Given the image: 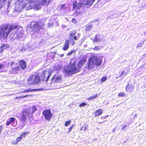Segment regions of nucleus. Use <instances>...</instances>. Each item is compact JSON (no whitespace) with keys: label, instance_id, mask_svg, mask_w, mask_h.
<instances>
[{"label":"nucleus","instance_id":"53","mask_svg":"<svg viewBox=\"0 0 146 146\" xmlns=\"http://www.w3.org/2000/svg\"><path fill=\"white\" fill-rule=\"evenodd\" d=\"M0 130H3V126L0 125Z\"/></svg>","mask_w":146,"mask_h":146},{"label":"nucleus","instance_id":"55","mask_svg":"<svg viewBox=\"0 0 146 146\" xmlns=\"http://www.w3.org/2000/svg\"><path fill=\"white\" fill-rule=\"evenodd\" d=\"M80 33H78V37L79 38V37L80 36Z\"/></svg>","mask_w":146,"mask_h":146},{"label":"nucleus","instance_id":"36","mask_svg":"<svg viewBox=\"0 0 146 146\" xmlns=\"http://www.w3.org/2000/svg\"><path fill=\"white\" fill-rule=\"evenodd\" d=\"M74 51H75L74 50H71L68 53L67 55L68 56H70V55H71V54H72Z\"/></svg>","mask_w":146,"mask_h":146},{"label":"nucleus","instance_id":"39","mask_svg":"<svg viewBox=\"0 0 146 146\" xmlns=\"http://www.w3.org/2000/svg\"><path fill=\"white\" fill-rule=\"evenodd\" d=\"M66 6L65 5H63L61 6V9H66Z\"/></svg>","mask_w":146,"mask_h":146},{"label":"nucleus","instance_id":"21","mask_svg":"<svg viewBox=\"0 0 146 146\" xmlns=\"http://www.w3.org/2000/svg\"><path fill=\"white\" fill-rule=\"evenodd\" d=\"M103 110L100 109L97 110L94 113L95 116H98L101 115L102 113Z\"/></svg>","mask_w":146,"mask_h":146},{"label":"nucleus","instance_id":"38","mask_svg":"<svg viewBox=\"0 0 146 146\" xmlns=\"http://www.w3.org/2000/svg\"><path fill=\"white\" fill-rule=\"evenodd\" d=\"M86 105V104L85 103H82L79 105L80 107L84 106Z\"/></svg>","mask_w":146,"mask_h":146},{"label":"nucleus","instance_id":"25","mask_svg":"<svg viewBox=\"0 0 146 146\" xmlns=\"http://www.w3.org/2000/svg\"><path fill=\"white\" fill-rule=\"evenodd\" d=\"M28 132H23L21 135L20 137H21V138L25 137L26 135L28 134Z\"/></svg>","mask_w":146,"mask_h":146},{"label":"nucleus","instance_id":"45","mask_svg":"<svg viewBox=\"0 0 146 146\" xmlns=\"http://www.w3.org/2000/svg\"><path fill=\"white\" fill-rule=\"evenodd\" d=\"M18 143V142L16 140L15 141H12V144H13V145H15L16 144H17Z\"/></svg>","mask_w":146,"mask_h":146},{"label":"nucleus","instance_id":"26","mask_svg":"<svg viewBox=\"0 0 146 146\" xmlns=\"http://www.w3.org/2000/svg\"><path fill=\"white\" fill-rule=\"evenodd\" d=\"M17 28V27L16 25H11L9 28H8V29L10 30V31L13 29H15Z\"/></svg>","mask_w":146,"mask_h":146},{"label":"nucleus","instance_id":"14","mask_svg":"<svg viewBox=\"0 0 146 146\" xmlns=\"http://www.w3.org/2000/svg\"><path fill=\"white\" fill-rule=\"evenodd\" d=\"M103 39V36L101 35H96L94 37L93 42H99L101 41Z\"/></svg>","mask_w":146,"mask_h":146},{"label":"nucleus","instance_id":"51","mask_svg":"<svg viewBox=\"0 0 146 146\" xmlns=\"http://www.w3.org/2000/svg\"><path fill=\"white\" fill-rule=\"evenodd\" d=\"M66 26L65 25H62V27L63 29H65V28H66Z\"/></svg>","mask_w":146,"mask_h":146},{"label":"nucleus","instance_id":"10","mask_svg":"<svg viewBox=\"0 0 146 146\" xmlns=\"http://www.w3.org/2000/svg\"><path fill=\"white\" fill-rule=\"evenodd\" d=\"M43 117L47 121H49L51 119L52 114L50 109H47L44 110L42 112Z\"/></svg>","mask_w":146,"mask_h":146},{"label":"nucleus","instance_id":"8","mask_svg":"<svg viewBox=\"0 0 146 146\" xmlns=\"http://www.w3.org/2000/svg\"><path fill=\"white\" fill-rule=\"evenodd\" d=\"M87 5L86 4V3L85 2H83L80 0L78 2L76 1L74 2L73 4V8L74 10L76 9V14H78L76 15H78L79 13H80V11H78V10L84 7V5Z\"/></svg>","mask_w":146,"mask_h":146},{"label":"nucleus","instance_id":"35","mask_svg":"<svg viewBox=\"0 0 146 146\" xmlns=\"http://www.w3.org/2000/svg\"><path fill=\"white\" fill-rule=\"evenodd\" d=\"M124 73V71H123L122 72H119V74H120V75H119L118 76H117L116 78L117 79V78H119L122 75H123V74Z\"/></svg>","mask_w":146,"mask_h":146},{"label":"nucleus","instance_id":"22","mask_svg":"<svg viewBox=\"0 0 146 146\" xmlns=\"http://www.w3.org/2000/svg\"><path fill=\"white\" fill-rule=\"evenodd\" d=\"M88 125L86 124H85L82 126V127L80 129V130L84 132L88 130Z\"/></svg>","mask_w":146,"mask_h":146},{"label":"nucleus","instance_id":"1","mask_svg":"<svg viewBox=\"0 0 146 146\" xmlns=\"http://www.w3.org/2000/svg\"><path fill=\"white\" fill-rule=\"evenodd\" d=\"M102 57L98 59L94 55H92L88 60L87 68L89 70H92L95 67L100 66L102 62Z\"/></svg>","mask_w":146,"mask_h":146},{"label":"nucleus","instance_id":"27","mask_svg":"<svg viewBox=\"0 0 146 146\" xmlns=\"http://www.w3.org/2000/svg\"><path fill=\"white\" fill-rule=\"evenodd\" d=\"M107 80L106 77V76H104L100 79V81L101 83L106 81Z\"/></svg>","mask_w":146,"mask_h":146},{"label":"nucleus","instance_id":"34","mask_svg":"<svg viewBox=\"0 0 146 146\" xmlns=\"http://www.w3.org/2000/svg\"><path fill=\"white\" fill-rule=\"evenodd\" d=\"M119 96L123 97L125 96V94L124 92H121L118 95Z\"/></svg>","mask_w":146,"mask_h":146},{"label":"nucleus","instance_id":"46","mask_svg":"<svg viewBox=\"0 0 146 146\" xmlns=\"http://www.w3.org/2000/svg\"><path fill=\"white\" fill-rule=\"evenodd\" d=\"M74 39L75 40H78L79 38L78 37V36H75L74 37Z\"/></svg>","mask_w":146,"mask_h":146},{"label":"nucleus","instance_id":"5","mask_svg":"<svg viewBox=\"0 0 146 146\" xmlns=\"http://www.w3.org/2000/svg\"><path fill=\"white\" fill-rule=\"evenodd\" d=\"M7 25L1 26L0 30V39L1 40H4L7 37L10 30L8 29Z\"/></svg>","mask_w":146,"mask_h":146},{"label":"nucleus","instance_id":"50","mask_svg":"<svg viewBox=\"0 0 146 146\" xmlns=\"http://www.w3.org/2000/svg\"><path fill=\"white\" fill-rule=\"evenodd\" d=\"M7 0H0V1L3 2L4 3L6 2Z\"/></svg>","mask_w":146,"mask_h":146},{"label":"nucleus","instance_id":"24","mask_svg":"<svg viewBox=\"0 0 146 146\" xmlns=\"http://www.w3.org/2000/svg\"><path fill=\"white\" fill-rule=\"evenodd\" d=\"M92 26L91 24L87 25L86 27V29L88 31H90L92 28Z\"/></svg>","mask_w":146,"mask_h":146},{"label":"nucleus","instance_id":"60","mask_svg":"<svg viewBox=\"0 0 146 146\" xmlns=\"http://www.w3.org/2000/svg\"><path fill=\"white\" fill-rule=\"evenodd\" d=\"M137 116V115H135V117H136Z\"/></svg>","mask_w":146,"mask_h":146},{"label":"nucleus","instance_id":"13","mask_svg":"<svg viewBox=\"0 0 146 146\" xmlns=\"http://www.w3.org/2000/svg\"><path fill=\"white\" fill-rule=\"evenodd\" d=\"M51 75V72H49V70H46L42 72L41 77L44 80L47 81Z\"/></svg>","mask_w":146,"mask_h":146},{"label":"nucleus","instance_id":"42","mask_svg":"<svg viewBox=\"0 0 146 146\" xmlns=\"http://www.w3.org/2000/svg\"><path fill=\"white\" fill-rule=\"evenodd\" d=\"M72 21L74 23H76L77 21L76 19L73 18L72 19Z\"/></svg>","mask_w":146,"mask_h":146},{"label":"nucleus","instance_id":"23","mask_svg":"<svg viewBox=\"0 0 146 146\" xmlns=\"http://www.w3.org/2000/svg\"><path fill=\"white\" fill-rule=\"evenodd\" d=\"M29 110H31V113H32V115L36 110V108L35 106H33L32 107L29 108L28 109Z\"/></svg>","mask_w":146,"mask_h":146},{"label":"nucleus","instance_id":"59","mask_svg":"<svg viewBox=\"0 0 146 146\" xmlns=\"http://www.w3.org/2000/svg\"><path fill=\"white\" fill-rule=\"evenodd\" d=\"M98 123H100V124H101V123H102V122H99Z\"/></svg>","mask_w":146,"mask_h":146},{"label":"nucleus","instance_id":"58","mask_svg":"<svg viewBox=\"0 0 146 146\" xmlns=\"http://www.w3.org/2000/svg\"><path fill=\"white\" fill-rule=\"evenodd\" d=\"M2 131V130H0V134H1Z\"/></svg>","mask_w":146,"mask_h":146},{"label":"nucleus","instance_id":"43","mask_svg":"<svg viewBox=\"0 0 146 146\" xmlns=\"http://www.w3.org/2000/svg\"><path fill=\"white\" fill-rule=\"evenodd\" d=\"M21 137L20 136L19 137H17V138L16 141H17L18 142L19 141L22 139Z\"/></svg>","mask_w":146,"mask_h":146},{"label":"nucleus","instance_id":"31","mask_svg":"<svg viewBox=\"0 0 146 146\" xmlns=\"http://www.w3.org/2000/svg\"><path fill=\"white\" fill-rule=\"evenodd\" d=\"M32 90H30V89H26L24 90H22L21 92H29L30 91H32Z\"/></svg>","mask_w":146,"mask_h":146},{"label":"nucleus","instance_id":"9","mask_svg":"<svg viewBox=\"0 0 146 146\" xmlns=\"http://www.w3.org/2000/svg\"><path fill=\"white\" fill-rule=\"evenodd\" d=\"M31 111V110H29L28 109H25L23 111L21 117L23 122L24 123L27 118L32 117V115Z\"/></svg>","mask_w":146,"mask_h":146},{"label":"nucleus","instance_id":"48","mask_svg":"<svg viewBox=\"0 0 146 146\" xmlns=\"http://www.w3.org/2000/svg\"><path fill=\"white\" fill-rule=\"evenodd\" d=\"M93 99V98H92V96H91L90 97H89L88 98H87V99L88 100H91Z\"/></svg>","mask_w":146,"mask_h":146},{"label":"nucleus","instance_id":"29","mask_svg":"<svg viewBox=\"0 0 146 146\" xmlns=\"http://www.w3.org/2000/svg\"><path fill=\"white\" fill-rule=\"evenodd\" d=\"M71 123V121L69 120L68 121H66L65 124V126H67L69 125H70Z\"/></svg>","mask_w":146,"mask_h":146},{"label":"nucleus","instance_id":"16","mask_svg":"<svg viewBox=\"0 0 146 146\" xmlns=\"http://www.w3.org/2000/svg\"><path fill=\"white\" fill-rule=\"evenodd\" d=\"M19 63V65L20 67L22 69H23L26 66V64L24 60H21L19 62H18L17 63Z\"/></svg>","mask_w":146,"mask_h":146},{"label":"nucleus","instance_id":"17","mask_svg":"<svg viewBox=\"0 0 146 146\" xmlns=\"http://www.w3.org/2000/svg\"><path fill=\"white\" fill-rule=\"evenodd\" d=\"M69 41L68 40H66L65 41L64 45L63 46V50H67L69 48Z\"/></svg>","mask_w":146,"mask_h":146},{"label":"nucleus","instance_id":"6","mask_svg":"<svg viewBox=\"0 0 146 146\" xmlns=\"http://www.w3.org/2000/svg\"><path fill=\"white\" fill-rule=\"evenodd\" d=\"M40 80V78L38 75L33 74L28 77L27 81L29 84L33 85L38 83Z\"/></svg>","mask_w":146,"mask_h":146},{"label":"nucleus","instance_id":"28","mask_svg":"<svg viewBox=\"0 0 146 146\" xmlns=\"http://www.w3.org/2000/svg\"><path fill=\"white\" fill-rule=\"evenodd\" d=\"M102 48V46H97L95 47L94 49L96 50H99L101 49Z\"/></svg>","mask_w":146,"mask_h":146},{"label":"nucleus","instance_id":"20","mask_svg":"<svg viewBox=\"0 0 146 146\" xmlns=\"http://www.w3.org/2000/svg\"><path fill=\"white\" fill-rule=\"evenodd\" d=\"M86 60L83 59L80 61L78 63V65L79 68H80L82 65L84 64L86 61Z\"/></svg>","mask_w":146,"mask_h":146},{"label":"nucleus","instance_id":"30","mask_svg":"<svg viewBox=\"0 0 146 146\" xmlns=\"http://www.w3.org/2000/svg\"><path fill=\"white\" fill-rule=\"evenodd\" d=\"M2 46L3 48L4 49H5L9 47V45L8 44H3Z\"/></svg>","mask_w":146,"mask_h":146},{"label":"nucleus","instance_id":"7","mask_svg":"<svg viewBox=\"0 0 146 146\" xmlns=\"http://www.w3.org/2000/svg\"><path fill=\"white\" fill-rule=\"evenodd\" d=\"M31 28L33 31L35 33H37L40 31V30L42 31L40 32H42V33L45 32L44 28V24L42 22L36 23L34 24Z\"/></svg>","mask_w":146,"mask_h":146},{"label":"nucleus","instance_id":"18","mask_svg":"<svg viewBox=\"0 0 146 146\" xmlns=\"http://www.w3.org/2000/svg\"><path fill=\"white\" fill-rule=\"evenodd\" d=\"M61 79V78L60 76L58 75H55L52 77V80L54 81L57 82L60 81Z\"/></svg>","mask_w":146,"mask_h":146},{"label":"nucleus","instance_id":"40","mask_svg":"<svg viewBox=\"0 0 146 146\" xmlns=\"http://www.w3.org/2000/svg\"><path fill=\"white\" fill-rule=\"evenodd\" d=\"M127 127L126 125H122L121 126V129L124 130Z\"/></svg>","mask_w":146,"mask_h":146},{"label":"nucleus","instance_id":"49","mask_svg":"<svg viewBox=\"0 0 146 146\" xmlns=\"http://www.w3.org/2000/svg\"><path fill=\"white\" fill-rule=\"evenodd\" d=\"M28 95H27L26 96H20L19 98H25L27 97Z\"/></svg>","mask_w":146,"mask_h":146},{"label":"nucleus","instance_id":"12","mask_svg":"<svg viewBox=\"0 0 146 146\" xmlns=\"http://www.w3.org/2000/svg\"><path fill=\"white\" fill-rule=\"evenodd\" d=\"M24 36V31L22 30L21 27L18 28V30L14 34L13 38H15L16 37L18 39H19L23 37Z\"/></svg>","mask_w":146,"mask_h":146},{"label":"nucleus","instance_id":"47","mask_svg":"<svg viewBox=\"0 0 146 146\" xmlns=\"http://www.w3.org/2000/svg\"><path fill=\"white\" fill-rule=\"evenodd\" d=\"M98 96V94H95V95L92 96V98H93V99L95 98H96Z\"/></svg>","mask_w":146,"mask_h":146},{"label":"nucleus","instance_id":"56","mask_svg":"<svg viewBox=\"0 0 146 146\" xmlns=\"http://www.w3.org/2000/svg\"><path fill=\"white\" fill-rule=\"evenodd\" d=\"M64 55V54H62L61 55H60L61 57H62Z\"/></svg>","mask_w":146,"mask_h":146},{"label":"nucleus","instance_id":"3","mask_svg":"<svg viewBox=\"0 0 146 146\" xmlns=\"http://www.w3.org/2000/svg\"><path fill=\"white\" fill-rule=\"evenodd\" d=\"M75 64L74 60H71L70 64L65 67L64 72L66 75H72L78 71L76 67Z\"/></svg>","mask_w":146,"mask_h":146},{"label":"nucleus","instance_id":"37","mask_svg":"<svg viewBox=\"0 0 146 146\" xmlns=\"http://www.w3.org/2000/svg\"><path fill=\"white\" fill-rule=\"evenodd\" d=\"M5 4V3L0 1V9L3 7Z\"/></svg>","mask_w":146,"mask_h":146},{"label":"nucleus","instance_id":"57","mask_svg":"<svg viewBox=\"0 0 146 146\" xmlns=\"http://www.w3.org/2000/svg\"><path fill=\"white\" fill-rule=\"evenodd\" d=\"M144 34L145 35H146V30L144 32Z\"/></svg>","mask_w":146,"mask_h":146},{"label":"nucleus","instance_id":"2","mask_svg":"<svg viewBox=\"0 0 146 146\" xmlns=\"http://www.w3.org/2000/svg\"><path fill=\"white\" fill-rule=\"evenodd\" d=\"M47 0H40L39 1H34L29 0L28 6L27 7V10H29L35 8L36 10H38L41 8L42 5H46Z\"/></svg>","mask_w":146,"mask_h":146},{"label":"nucleus","instance_id":"44","mask_svg":"<svg viewBox=\"0 0 146 146\" xmlns=\"http://www.w3.org/2000/svg\"><path fill=\"white\" fill-rule=\"evenodd\" d=\"M4 49L1 46V47L0 48V52H3Z\"/></svg>","mask_w":146,"mask_h":146},{"label":"nucleus","instance_id":"41","mask_svg":"<svg viewBox=\"0 0 146 146\" xmlns=\"http://www.w3.org/2000/svg\"><path fill=\"white\" fill-rule=\"evenodd\" d=\"M73 125H72V126H71L69 129H68V130H69V131H67V132L68 133H70L71 131V130H72V128H73Z\"/></svg>","mask_w":146,"mask_h":146},{"label":"nucleus","instance_id":"4","mask_svg":"<svg viewBox=\"0 0 146 146\" xmlns=\"http://www.w3.org/2000/svg\"><path fill=\"white\" fill-rule=\"evenodd\" d=\"M29 0H19L17 1L15 4V9L16 11H20L23 9L28 6Z\"/></svg>","mask_w":146,"mask_h":146},{"label":"nucleus","instance_id":"19","mask_svg":"<svg viewBox=\"0 0 146 146\" xmlns=\"http://www.w3.org/2000/svg\"><path fill=\"white\" fill-rule=\"evenodd\" d=\"M16 119L13 117H11L9 118L7 121L6 123V126H8L12 123L14 122H15Z\"/></svg>","mask_w":146,"mask_h":146},{"label":"nucleus","instance_id":"52","mask_svg":"<svg viewBox=\"0 0 146 146\" xmlns=\"http://www.w3.org/2000/svg\"><path fill=\"white\" fill-rule=\"evenodd\" d=\"M3 67V65L2 64H0V69H1Z\"/></svg>","mask_w":146,"mask_h":146},{"label":"nucleus","instance_id":"15","mask_svg":"<svg viewBox=\"0 0 146 146\" xmlns=\"http://www.w3.org/2000/svg\"><path fill=\"white\" fill-rule=\"evenodd\" d=\"M134 87L133 86L128 84L126 87V90L128 93H131L132 92Z\"/></svg>","mask_w":146,"mask_h":146},{"label":"nucleus","instance_id":"33","mask_svg":"<svg viewBox=\"0 0 146 146\" xmlns=\"http://www.w3.org/2000/svg\"><path fill=\"white\" fill-rule=\"evenodd\" d=\"M76 33V31H72V33H70V37L72 36H74Z\"/></svg>","mask_w":146,"mask_h":146},{"label":"nucleus","instance_id":"54","mask_svg":"<svg viewBox=\"0 0 146 146\" xmlns=\"http://www.w3.org/2000/svg\"><path fill=\"white\" fill-rule=\"evenodd\" d=\"M115 128H114L113 130H112V131L113 132H115Z\"/></svg>","mask_w":146,"mask_h":146},{"label":"nucleus","instance_id":"32","mask_svg":"<svg viewBox=\"0 0 146 146\" xmlns=\"http://www.w3.org/2000/svg\"><path fill=\"white\" fill-rule=\"evenodd\" d=\"M144 43V42H140V43H139L137 44V47L138 48L139 47H141L142 46V45Z\"/></svg>","mask_w":146,"mask_h":146},{"label":"nucleus","instance_id":"11","mask_svg":"<svg viewBox=\"0 0 146 146\" xmlns=\"http://www.w3.org/2000/svg\"><path fill=\"white\" fill-rule=\"evenodd\" d=\"M17 62H14L11 64V68L9 71V73L13 74L17 73L19 70V67L18 66H17Z\"/></svg>","mask_w":146,"mask_h":146}]
</instances>
